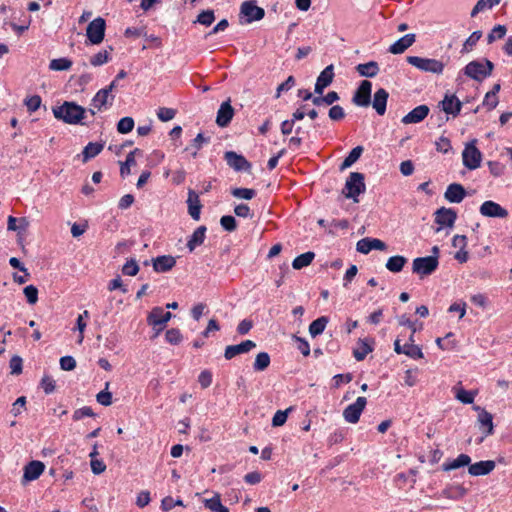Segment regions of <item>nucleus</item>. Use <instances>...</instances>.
Segmentation results:
<instances>
[{
    "label": "nucleus",
    "instance_id": "1",
    "mask_svg": "<svg viewBox=\"0 0 512 512\" xmlns=\"http://www.w3.org/2000/svg\"><path fill=\"white\" fill-rule=\"evenodd\" d=\"M372 83L368 80H363L356 92L354 93V104L360 107H372L375 109L378 115H384L386 112L387 100L389 97L388 92L380 88L378 89L371 101Z\"/></svg>",
    "mask_w": 512,
    "mask_h": 512
},
{
    "label": "nucleus",
    "instance_id": "2",
    "mask_svg": "<svg viewBox=\"0 0 512 512\" xmlns=\"http://www.w3.org/2000/svg\"><path fill=\"white\" fill-rule=\"evenodd\" d=\"M52 111L56 119L71 125L82 124L87 113L84 107L72 101H65L62 105L53 107Z\"/></svg>",
    "mask_w": 512,
    "mask_h": 512
},
{
    "label": "nucleus",
    "instance_id": "3",
    "mask_svg": "<svg viewBox=\"0 0 512 512\" xmlns=\"http://www.w3.org/2000/svg\"><path fill=\"white\" fill-rule=\"evenodd\" d=\"M494 70V64L488 59L473 60L469 62L463 69L464 74L477 81L482 82L491 76Z\"/></svg>",
    "mask_w": 512,
    "mask_h": 512
},
{
    "label": "nucleus",
    "instance_id": "4",
    "mask_svg": "<svg viewBox=\"0 0 512 512\" xmlns=\"http://www.w3.org/2000/svg\"><path fill=\"white\" fill-rule=\"evenodd\" d=\"M407 62L415 68L433 74H442L444 70V63L434 58H423L419 56H408Z\"/></svg>",
    "mask_w": 512,
    "mask_h": 512
},
{
    "label": "nucleus",
    "instance_id": "5",
    "mask_svg": "<svg viewBox=\"0 0 512 512\" xmlns=\"http://www.w3.org/2000/svg\"><path fill=\"white\" fill-rule=\"evenodd\" d=\"M476 143V139L472 140L470 143L466 144L462 152L463 165L470 170H475L480 167L482 160V153L476 147Z\"/></svg>",
    "mask_w": 512,
    "mask_h": 512
},
{
    "label": "nucleus",
    "instance_id": "6",
    "mask_svg": "<svg viewBox=\"0 0 512 512\" xmlns=\"http://www.w3.org/2000/svg\"><path fill=\"white\" fill-rule=\"evenodd\" d=\"M438 264L437 256L418 257L413 260L412 270L413 273L424 277L432 274L437 269Z\"/></svg>",
    "mask_w": 512,
    "mask_h": 512
},
{
    "label": "nucleus",
    "instance_id": "7",
    "mask_svg": "<svg viewBox=\"0 0 512 512\" xmlns=\"http://www.w3.org/2000/svg\"><path fill=\"white\" fill-rule=\"evenodd\" d=\"M115 96L109 94L107 90L100 89L92 98L88 112L94 116L97 112L109 109L114 102Z\"/></svg>",
    "mask_w": 512,
    "mask_h": 512
},
{
    "label": "nucleus",
    "instance_id": "8",
    "mask_svg": "<svg viewBox=\"0 0 512 512\" xmlns=\"http://www.w3.org/2000/svg\"><path fill=\"white\" fill-rule=\"evenodd\" d=\"M240 16L244 17V22L250 24L254 21H260L265 16L263 8L256 5V0L244 1L240 6Z\"/></svg>",
    "mask_w": 512,
    "mask_h": 512
},
{
    "label": "nucleus",
    "instance_id": "9",
    "mask_svg": "<svg viewBox=\"0 0 512 512\" xmlns=\"http://www.w3.org/2000/svg\"><path fill=\"white\" fill-rule=\"evenodd\" d=\"M105 20L101 17L95 18L88 24L86 35L91 44H100L105 35Z\"/></svg>",
    "mask_w": 512,
    "mask_h": 512
},
{
    "label": "nucleus",
    "instance_id": "10",
    "mask_svg": "<svg viewBox=\"0 0 512 512\" xmlns=\"http://www.w3.org/2000/svg\"><path fill=\"white\" fill-rule=\"evenodd\" d=\"M479 212L482 216L488 217V218L503 219L509 215L507 209H505L500 204H498L492 200L484 201L479 207Z\"/></svg>",
    "mask_w": 512,
    "mask_h": 512
},
{
    "label": "nucleus",
    "instance_id": "11",
    "mask_svg": "<svg viewBox=\"0 0 512 512\" xmlns=\"http://www.w3.org/2000/svg\"><path fill=\"white\" fill-rule=\"evenodd\" d=\"M474 409L478 411V423L480 426V430L483 433V436L479 440V443H481L485 437L493 433V417L491 413H489L488 411L479 406L474 407Z\"/></svg>",
    "mask_w": 512,
    "mask_h": 512
},
{
    "label": "nucleus",
    "instance_id": "12",
    "mask_svg": "<svg viewBox=\"0 0 512 512\" xmlns=\"http://www.w3.org/2000/svg\"><path fill=\"white\" fill-rule=\"evenodd\" d=\"M224 159L227 165L235 171H249L251 164L246 158L234 151H227L224 154Z\"/></svg>",
    "mask_w": 512,
    "mask_h": 512
},
{
    "label": "nucleus",
    "instance_id": "13",
    "mask_svg": "<svg viewBox=\"0 0 512 512\" xmlns=\"http://www.w3.org/2000/svg\"><path fill=\"white\" fill-rule=\"evenodd\" d=\"M172 318V314L169 311H164L161 307H155L152 309L148 316V323L154 327H159L157 333H159L165 324Z\"/></svg>",
    "mask_w": 512,
    "mask_h": 512
},
{
    "label": "nucleus",
    "instance_id": "14",
    "mask_svg": "<svg viewBox=\"0 0 512 512\" xmlns=\"http://www.w3.org/2000/svg\"><path fill=\"white\" fill-rule=\"evenodd\" d=\"M387 245L380 239L377 238H363L356 244V249L362 254H368L371 250H386Z\"/></svg>",
    "mask_w": 512,
    "mask_h": 512
},
{
    "label": "nucleus",
    "instance_id": "15",
    "mask_svg": "<svg viewBox=\"0 0 512 512\" xmlns=\"http://www.w3.org/2000/svg\"><path fill=\"white\" fill-rule=\"evenodd\" d=\"M255 347L256 343L252 340H245L240 344L229 345L225 348L224 357L230 360L239 354L248 353Z\"/></svg>",
    "mask_w": 512,
    "mask_h": 512
},
{
    "label": "nucleus",
    "instance_id": "16",
    "mask_svg": "<svg viewBox=\"0 0 512 512\" xmlns=\"http://www.w3.org/2000/svg\"><path fill=\"white\" fill-rule=\"evenodd\" d=\"M457 218L456 212L451 208H440L435 213V222L441 227H453Z\"/></svg>",
    "mask_w": 512,
    "mask_h": 512
},
{
    "label": "nucleus",
    "instance_id": "17",
    "mask_svg": "<svg viewBox=\"0 0 512 512\" xmlns=\"http://www.w3.org/2000/svg\"><path fill=\"white\" fill-rule=\"evenodd\" d=\"M45 465L41 461H31L24 467L23 482H30L38 479L44 472Z\"/></svg>",
    "mask_w": 512,
    "mask_h": 512
},
{
    "label": "nucleus",
    "instance_id": "18",
    "mask_svg": "<svg viewBox=\"0 0 512 512\" xmlns=\"http://www.w3.org/2000/svg\"><path fill=\"white\" fill-rule=\"evenodd\" d=\"M334 78L333 65L327 66L318 76L315 84V93L322 95L324 89L328 87Z\"/></svg>",
    "mask_w": 512,
    "mask_h": 512
},
{
    "label": "nucleus",
    "instance_id": "19",
    "mask_svg": "<svg viewBox=\"0 0 512 512\" xmlns=\"http://www.w3.org/2000/svg\"><path fill=\"white\" fill-rule=\"evenodd\" d=\"M429 113L427 105H419L402 118L404 124H416L424 120Z\"/></svg>",
    "mask_w": 512,
    "mask_h": 512
},
{
    "label": "nucleus",
    "instance_id": "20",
    "mask_svg": "<svg viewBox=\"0 0 512 512\" xmlns=\"http://www.w3.org/2000/svg\"><path fill=\"white\" fill-rule=\"evenodd\" d=\"M234 115V109L232 108L230 101H225L220 105L217 112L216 123L220 127H226L232 120Z\"/></svg>",
    "mask_w": 512,
    "mask_h": 512
},
{
    "label": "nucleus",
    "instance_id": "21",
    "mask_svg": "<svg viewBox=\"0 0 512 512\" xmlns=\"http://www.w3.org/2000/svg\"><path fill=\"white\" fill-rule=\"evenodd\" d=\"M416 40L415 34H406L389 47V52L392 54H401L405 52Z\"/></svg>",
    "mask_w": 512,
    "mask_h": 512
},
{
    "label": "nucleus",
    "instance_id": "22",
    "mask_svg": "<svg viewBox=\"0 0 512 512\" xmlns=\"http://www.w3.org/2000/svg\"><path fill=\"white\" fill-rule=\"evenodd\" d=\"M187 204L189 215L192 217V219L196 221L199 220L202 204L199 200V195L194 190L190 189L188 191Z\"/></svg>",
    "mask_w": 512,
    "mask_h": 512
},
{
    "label": "nucleus",
    "instance_id": "23",
    "mask_svg": "<svg viewBox=\"0 0 512 512\" xmlns=\"http://www.w3.org/2000/svg\"><path fill=\"white\" fill-rule=\"evenodd\" d=\"M176 264L175 257L171 255H162L153 259V269L158 273L171 270Z\"/></svg>",
    "mask_w": 512,
    "mask_h": 512
},
{
    "label": "nucleus",
    "instance_id": "24",
    "mask_svg": "<svg viewBox=\"0 0 512 512\" xmlns=\"http://www.w3.org/2000/svg\"><path fill=\"white\" fill-rule=\"evenodd\" d=\"M495 468V462L492 460L480 461L470 464L468 472L472 476L487 475Z\"/></svg>",
    "mask_w": 512,
    "mask_h": 512
},
{
    "label": "nucleus",
    "instance_id": "25",
    "mask_svg": "<svg viewBox=\"0 0 512 512\" xmlns=\"http://www.w3.org/2000/svg\"><path fill=\"white\" fill-rule=\"evenodd\" d=\"M441 105L447 114H452L453 116L458 115L462 107L461 101L455 95H446L441 101Z\"/></svg>",
    "mask_w": 512,
    "mask_h": 512
},
{
    "label": "nucleus",
    "instance_id": "26",
    "mask_svg": "<svg viewBox=\"0 0 512 512\" xmlns=\"http://www.w3.org/2000/svg\"><path fill=\"white\" fill-rule=\"evenodd\" d=\"M466 195L462 185L453 183L447 187L445 198L451 203H460Z\"/></svg>",
    "mask_w": 512,
    "mask_h": 512
},
{
    "label": "nucleus",
    "instance_id": "27",
    "mask_svg": "<svg viewBox=\"0 0 512 512\" xmlns=\"http://www.w3.org/2000/svg\"><path fill=\"white\" fill-rule=\"evenodd\" d=\"M374 341L371 339H359L357 348L354 349V358L358 361L363 360L373 350Z\"/></svg>",
    "mask_w": 512,
    "mask_h": 512
},
{
    "label": "nucleus",
    "instance_id": "28",
    "mask_svg": "<svg viewBox=\"0 0 512 512\" xmlns=\"http://www.w3.org/2000/svg\"><path fill=\"white\" fill-rule=\"evenodd\" d=\"M471 462V458L467 454H460L457 458L453 460H448L442 465V469L444 471H450L454 469H458L460 467L469 466Z\"/></svg>",
    "mask_w": 512,
    "mask_h": 512
},
{
    "label": "nucleus",
    "instance_id": "29",
    "mask_svg": "<svg viewBox=\"0 0 512 512\" xmlns=\"http://www.w3.org/2000/svg\"><path fill=\"white\" fill-rule=\"evenodd\" d=\"M466 489L461 485H449L442 490L441 496L451 500H458L465 496Z\"/></svg>",
    "mask_w": 512,
    "mask_h": 512
},
{
    "label": "nucleus",
    "instance_id": "30",
    "mask_svg": "<svg viewBox=\"0 0 512 512\" xmlns=\"http://www.w3.org/2000/svg\"><path fill=\"white\" fill-rule=\"evenodd\" d=\"M205 233V226H200L193 232V234L191 235L190 239L187 242V247L190 252L194 251L196 247L203 244L205 240Z\"/></svg>",
    "mask_w": 512,
    "mask_h": 512
},
{
    "label": "nucleus",
    "instance_id": "31",
    "mask_svg": "<svg viewBox=\"0 0 512 512\" xmlns=\"http://www.w3.org/2000/svg\"><path fill=\"white\" fill-rule=\"evenodd\" d=\"M104 148V144L99 142H89L82 151L83 162L96 157Z\"/></svg>",
    "mask_w": 512,
    "mask_h": 512
},
{
    "label": "nucleus",
    "instance_id": "32",
    "mask_svg": "<svg viewBox=\"0 0 512 512\" xmlns=\"http://www.w3.org/2000/svg\"><path fill=\"white\" fill-rule=\"evenodd\" d=\"M356 70L363 77H374L379 72V66L377 62L370 61L364 64H359L356 67Z\"/></svg>",
    "mask_w": 512,
    "mask_h": 512
},
{
    "label": "nucleus",
    "instance_id": "33",
    "mask_svg": "<svg viewBox=\"0 0 512 512\" xmlns=\"http://www.w3.org/2000/svg\"><path fill=\"white\" fill-rule=\"evenodd\" d=\"M407 263V259L404 256H392L386 262V268L393 273L400 272L404 265Z\"/></svg>",
    "mask_w": 512,
    "mask_h": 512
},
{
    "label": "nucleus",
    "instance_id": "34",
    "mask_svg": "<svg viewBox=\"0 0 512 512\" xmlns=\"http://www.w3.org/2000/svg\"><path fill=\"white\" fill-rule=\"evenodd\" d=\"M7 222V229L9 231H26L29 226V221L25 217L17 219L9 216Z\"/></svg>",
    "mask_w": 512,
    "mask_h": 512
},
{
    "label": "nucleus",
    "instance_id": "35",
    "mask_svg": "<svg viewBox=\"0 0 512 512\" xmlns=\"http://www.w3.org/2000/svg\"><path fill=\"white\" fill-rule=\"evenodd\" d=\"M501 0H478L471 11V17H475L479 13L485 12L498 5Z\"/></svg>",
    "mask_w": 512,
    "mask_h": 512
},
{
    "label": "nucleus",
    "instance_id": "36",
    "mask_svg": "<svg viewBox=\"0 0 512 512\" xmlns=\"http://www.w3.org/2000/svg\"><path fill=\"white\" fill-rule=\"evenodd\" d=\"M204 506L214 512H229L228 508L222 505L219 494H215L210 499H205Z\"/></svg>",
    "mask_w": 512,
    "mask_h": 512
},
{
    "label": "nucleus",
    "instance_id": "37",
    "mask_svg": "<svg viewBox=\"0 0 512 512\" xmlns=\"http://www.w3.org/2000/svg\"><path fill=\"white\" fill-rule=\"evenodd\" d=\"M315 257V254L313 252H306V253H303L299 256H297L293 262H292V267L296 270H299V269H302L308 265L311 264V262L313 261Z\"/></svg>",
    "mask_w": 512,
    "mask_h": 512
},
{
    "label": "nucleus",
    "instance_id": "38",
    "mask_svg": "<svg viewBox=\"0 0 512 512\" xmlns=\"http://www.w3.org/2000/svg\"><path fill=\"white\" fill-rule=\"evenodd\" d=\"M328 323V319L325 316L319 317L314 320L309 326V333L312 337H316L323 333Z\"/></svg>",
    "mask_w": 512,
    "mask_h": 512
},
{
    "label": "nucleus",
    "instance_id": "39",
    "mask_svg": "<svg viewBox=\"0 0 512 512\" xmlns=\"http://www.w3.org/2000/svg\"><path fill=\"white\" fill-rule=\"evenodd\" d=\"M366 191V185L364 182V175L358 172H354V203H358L357 196L363 194Z\"/></svg>",
    "mask_w": 512,
    "mask_h": 512
},
{
    "label": "nucleus",
    "instance_id": "40",
    "mask_svg": "<svg viewBox=\"0 0 512 512\" xmlns=\"http://www.w3.org/2000/svg\"><path fill=\"white\" fill-rule=\"evenodd\" d=\"M270 365V356L266 352H260L256 355L253 368L255 371H264Z\"/></svg>",
    "mask_w": 512,
    "mask_h": 512
},
{
    "label": "nucleus",
    "instance_id": "41",
    "mask_svg": "<svg viewBox=\"0 0 512 512\" xmlns=\"http://www.w3.org/2000/svg\"><path fill=\"white\" fill-rule=\"evenodd\" d=\"M475 396V391H467L463 388H455V398L463 404L473 403Z\"/></svg>",
    "mask_w": 512,
    "mask_h": 512
},
{
    "label": "nucleus",
    "instance_id": "42",
    "mask_svg": "<svg viewBox=\"0 0 512 512\" xmlns=\"http://www.w3.org/2000/svg\"><path fill=\"white\" fill-rule=\"evenodd\" d=\"M481 37H482L481 31H474L464 42L462 49H461V53L464 54V53H468V52L472 51L474 46L477 44V42L480 40Z\"/></svg>",
    "mask_w": 512,
    "mask_h": 512
},
{
    "label": "nucleus",
    "instance_id": "43",
    "mask_svg": "<svg viewBox=\"0 0 512 512\" xmlns=\"http://www.w3.org/2000/svg\"><path fill=\"white\" fill-rule=\"evenodd\" d=\"M72 61L67 58L53 59L49 63V69L53 71H64L70 69Z\"/></svg>",
    "mask_w": 512,
    "mask_h": 512
},
{
    "label": "nucleus",
    "instance_id": "44",
    "mask_svg": "<svg viewBox=\"0 0 512 512\" xmlns=\"http://www.w3.org/2000/svg\"><path fill=\"white\" fill-rule=\"evenodd\" d=\"M215 20V14L214 11L211 9L203 10L199 15L197 16L194 23H199L201 25H204L206 27L210 26Z\"/></svg>",
    "mask_w": 512,
    "mask_h": 512
},
{
    "label": "nucleus",
    "instance_id": "45",
    "mask_svg": "<svg viewBox=\"0 0 512 512\" xmlns=\"http://www.w3.org/2000/svg\"><path fill=\"white\" fill-rule=\"evenodd\" d=\"M402 354L407 355L408 357L412 359H420L423 358L422 350L419 346L414 345L412 343H405L403 345V352Z\"/></svg>",
    "mask_w": 512,
    "mask_h": 512
},
{
    "label": "nucleus",
    "instance_id": "46",
    "mask_svg": "<svg viewBox=\"0 0 512 512\" xmlns=\"http://www.w3.org/2000/svg\"><path fill=\"white\" fill-rule=\"evenodd\" d=\"M110 60V54L107 50H101L90 58V64L94 67L102 66Z\"/></svg>",
    "mask_w": 512,
    "mask_h": 512
},
{
    "label": "nucleus",
    "instance_id": "47",
    "mask_svg": "<svg viewBox=\"0 0 512 512\" xmlns=\"http://www.w3.org/2000/svg\"><path fill=\"white\" fill-rule=\"evenodd\" d=\"M231 194L238 199L250 200L255 197L256 191L250 188H233Z\"/></svg>",
    "mask_w": 512,
    "mask_h": 512
},
{
    "label": "nucleus",
    "instance_id": "48",
    "mask_svg": "<svg viewBox=\"0 0 512 512\" xmlns=\"http://www.w3.org/2000/svg\"><path fill=\"white\" fill-rule=\"evenodd\" d=\"M507 32V28L504 25H496L490 33L487 35V41L489 44L493 43L498 39H502Z\"/></svg>",
    "mask_w": 512,
    "mask_h": 512
},
{
    "label": "nucleus",
    "instance_id": "49",
    "mask_svg": "<svg viewBox=\"0 0 512 512\" xmlns=\"http://www.w3.org/2000/svg\"><path fill=\"white\" fill-rule=\"evenodd\" d=\"M134 128V120L131 117L121 118L117 124V130L121 134L129 133Z\"/></svg>",
    "mask_w": 512,
    "mask_h": 512
},
{
    "label": "nucleus",
    "instance_id": "50",
    "mask_svg": "<svg viewBox=\"0 0 512 512\" xmlns=\"http://www.w3.org/2000/svg\"><path fill=\"white\" fill-rule=\"evenodd\" d=\"M110 383H105L103 391L99 392L96 396L97 402L103 406H109L112 403V394L108 391Z\"/></svg>",
    "mask_w": 512,
    "mask_h": 512
},
{
    "label": "nucleus",
    "instance_id": "51",
    "mask_svg": "<svg viewBox=\"0 0 512 512\" xmlns=\"http://www.w3.org/2000/svg\"><path fill=\"white\" fill-rule=\"evenodd\" d=\"M291 409L292 408H288L284 411L278 410L272 418V426L279 427V426L284 425L287 420L288 413L291 411Z\"/></svg>",
    "mask_w": 512,
    "mask_h": 512
},
{
    "label": "nucleus",
    "instance_id": "52",
    "mask_svg": "<svg viewBox=\"0 0 512 512\" xmlns=\"http://www.w3.org/2000/svg\"><path fill=\"white\" fill-rule=\"evenodd\" d=\"M210 142V137H205L203 133H199L191 143V147L194 148L193 156L197 155V152L202 148L204 144Z\"/></svg>",
    "mask_w": 512,
    "mask_h": 512
},
{
    "label": "nucleus",
    "instance_id": "53",
    "mask_svg": "<svg viewBox=\"0 0 512 512\" xmlns=\"http://www.w3.org/2000/svg\"><path fill=\"white\" fill-rule=\"evenodd\" d=\"M165 338L170 344L177 345L182 341V334L179 329L171 328L167 330Z\"/></svg>",
    "mask_w": 512,
    "mask_h": 512
},
{
    "label": "nucleus",
    "instance_id": "54",
    "mask_svg": "<svg viewBox=\"0 0 512 512\" xmlns=\"http://www.w3.org/2000/svg\"><path fill=\"white\" fill-rule=\"evenodd\" d=\"M366 404L367 399L365 397H358L354 402V424L359 421L361 413L364 410Z\"/></svg>",
    "mask_w": 512,
    "mask_h": 512
},
{
    "label": "nucleus",
    "instance_id": "55",
    "mask_svg": "<svg viewBox=\"0 0 512 512\" xmlns=\"http://www.w3.org/2000/svg\"><path fill=\"white\" fill-rule=\"evenodd\" d=\"M27 302L31 305L38 301V289L34 285H28L23 290Z\"/></svg>",
    "mask_w": 512,
    "mask_h": 512
},
{
    "label": "nucleus",
    "instance_id": "56",
    "mask_svg": "<svg viewBox=\"0 0 512 512\" xmlns=\"http://www.w3.org/2000/svg\"><path fill=\"white\" fill-rule=\"evenodd\" d=\"M175 115L176 111L172 108L161 107L157 111V117L163 122L172 120Z\"/></svg>",
    "mask_w": 512,
    "mask_h": 512
},
{
    "label": "nucleus",
    "instance_id": "57",
    "mask_svg": "<svg viewBox=\"0 0 512 512\" xmlns=\"http://www.w3.org/2000/svg\"><path fill=\"white\" fill-rule=\"evenodd\" d=\"M138 271L139 266L134 259L128 260L122 268L123 274L128 276H135L138 273Z\"/></svg>",
    "mask_w": 512,
    "mask_h": 512
},
{
    "label": "nucleus",
    "instance_id": "58",
    "mask_svg": "<svg viewBox=\"0 0 512 512\" xmlns=\"http://www.w3.org/2000/svg\"><path fill=\"white\" fill-rule=\"evenodd\" d=\"M220 224L224 230L229 232L234 231L237 227L235 218L230 215L222 216L220 219Z\"/></svg>",
    "mask_w": 512,
    "mask_h": 512
},
{
    "label": "nucleus",
    "instance_id": "59",
    "mask_svg": "<svg viewBox=\"0 0 512 512\" xmlns=\"http://www.w3.org/2000/svg\"><path fill=\"white\" fill-rule=\"evenodd\" d=\"M498 96L494 95V93H486L482 102V105L487 108V110H492L498 105Z\"/></svg>",
    "mask_w": 512,
    "mask_h": 512
},
{
    "label": "nucleus",
    "instance_id": "60",
    "mask_svg": "<svg viewBox=\"0 0 512 512\" xmlns=\"http://www.w3.org/2000/svg\"><path fill=\"white\" fill-rule=\"evenodd\" d=\"M436 150L441 153H448L452 146L451 142L447 137L441 136L435 143Z\"/></svg>",
    "mask_w": 512,
    "mask_h": 512
},
{
    "label": "nucleus",
    "instance_id": "61",
    "mask_svg": "<svg viewBox=\"0 0 512 512\" xmlns=\"http://www.w3.org/2000/svg\"><path fill=\"white\" fill-rule=\"evenodd\" d=\"M175 506H183V501L180 499L174 500L172 497L167 496L161 502V508L164 511H169Z\"/></svg>",
    "mask_w": 512,
    "mask_h": 512
},
{
    "label": "nucleus",
    "instance_id": "62",
    "mask_svg": "<svg viewBox=\"0 0 512 512\" xmlns=\"http://www.w3.org/2000/svg\"><path fill=\"white\" fill-rule=\"evenodd\" d=\"M25 105L30 112H35L41 105V97L33 95L25 100Z\"/></svg>",
    "mask_w": 512,
    "mask_h": 512
},
{
    "label": "nucleus",
    "instance_id": "63",
    "mask_svg": "<svg viewBox=\"0 0 512 512\" xmlns=\"http://www.w3.org/2000/svg\"><path fill=\"white\" fill-rule=\"evenodd\" d=\"M40 385L46 394H51L55 390V381L48 375L42 378Z\"/></svg>",
    "mask_w": 512,
    "mask_h": 512
},
{
    "label": "nucleus",
    "instance_id": "64",
    "mask_svg": "<svg viewBox=\"0 0 512 512\" xmlns=\"http://www.w3.org/2000/svg\"><path fill=\"white\" fill-rule=\"evenodd\" d=\"M488 168H489L490 173L495 177L501 176L505 170V166L502 163L497 162V161H489Z\"/></svg>",
    "mask_w": 512,
    "mask_h": 512
}]
</instances>
